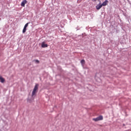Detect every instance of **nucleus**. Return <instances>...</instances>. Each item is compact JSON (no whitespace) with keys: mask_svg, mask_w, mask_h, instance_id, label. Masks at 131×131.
I'll use <instances>...</instances> for the list:
<instances>
[{"mask_svg":"<svg viewBox=\"0 0 131 131\" xmlns=\"http://www.w3.org/2000/svg\"><path fill=\"white\" fill-rule=\"evenodd\" d=\"M38 84H35L34 88L33 90V92L32 93V97H33V96H35V95H36L37 91H38Z\"/></svg>","mask_w":131,"mask_h":131,"instance_id":"obj_1","label":"nucleus"},{"mask_svg":"<svg viewBox=\"0 0 131 131\" xmlns=\"http://www.w3.org/2000/svg\"><path fill=\"white\" fill-rule=\"evenodd\" d=\"M29 23H27V24L25 25L24 27H25V28H27V27H28V25H29Z\"/></svg>","mask_w":131,"mask_h":131,"instance_id":"obj_10","label":"nucleus"},{"mask_svg":"<svg viewBox=\"0 0 131 131\" xmlns=\"http://www.w3.org/2000/svg\"><path fill=\"white\" fill-rule=\"evenodd\" d=\"M81 63L82 64V65H84V64H85V61L84 60V59H82V60H81Z\"/></svg>","mask_w":131,"mask_h":131,"instance_id":"obj_8","label":"nucleus"},{"mask_svg":"<svg viewBox=\"0 0 131 131\" xmlns=\"http://www.w3.org/2000/svg\"><path fill=\"white\" fill-rule=\"evenodd\" d=\"M93 120H94V121H99L100 120H103V117L102 116H100L96 118H93Z\"/></svg>","mask_w":131,"mask_h":131,"instance_id":"obj_2","label":"nucleus"},{"mask_svg":"<svg viewBox=\"0 0 131 131\" xmlns=\"http://www.w3.org/2000/svg\"><path fill=\"white\" fill-rule=\"evenodd\" d=\"M98 1V2H99V5H97L96 8L97 10H100V9H101V8H102L103 7V5H102V4H101V1L99 0H97Z\"/></svg>","mask_w":131,"mask_h":131,"instance_id":"obj_3","label":"nucleus"},{"mask_svg":"<svg viewBox=\"0 0 131 131\" xmlns=\"http://www.w3.org/2000/svg\"><path fill=\"white\" fill-rule=\"evenodd\" d=\"M0 80H1V82H2V83H4V82H5V78H4L3 77H2V76H0Z\"/></svg>","mask_w":131,"mask_h":131,"instance_id":"obj_7","label":"nucleus"},{"mask_svg":"<svg viewBox=\"0 0 131 131\" xmlns=\"http://www.w3.org/2000/svg\"><path fill=\"white\" fill-rule=\"evenodd\" d=\"M48 44L45 43V42H42L41 43V48H48Z\"/></svg>","mask_w":131,"mask_h":131,"instance_id":"obj_5","label":"nucleus"},{"mask_svg":"<svg viewBox=\"0 0 131 131\" xmlns=\"http://www.w3.org/2000/svg\"><path fill=\"white\" fill-rule=\"evenodd\" d=\"M108 4V1L107 0H105L104 2H103V3L101 4L102 7H105L106 6H107V4Z\"/></svg>","mask_w":131,"mask_h":131,"instance_id":"obj_6","label":"nucleus"},{"mask_svg":"<svg viewBox=\"0 0 131 131\" xmlns=\"http://www.w3.org/2000/svg\"><path fill=\"white\" fill-rule=\"evenodd\" d=\"M27 4V1L24 0L21 2V7H25V4Z\"/></svg>","mask_w":131,"mask_h":131,"instance_id":"obj_4","label":"nucleus"},{"mask_svg":"<svg viewBox=\"0 0 131 131\" xmlns=\"http://www.w3.org/2000/svg\"><path fill=\"white\" fill-rule=\"evenodd\" d=\"M26 30H27V28L24 27L23 30V33H25V32H26Z\"/></svg>","mask_w":131,"mask_h":131,"instance_id":"obj_9","label":"nucleus"},{"mask_svg":"<svg viewBox=\"0 0 131 131\" xmlns=\"http://www.w3.org/2000/svg\"><path fill=\"white\" fill-rule=\"evenodd\" d=\"M35 62H36V63H39V61L38 60H35Z\"/></svg>","mask_w":131,"mask_h":131,"instance_id":"obj_11","label":"nucleus"}]
</instances>
